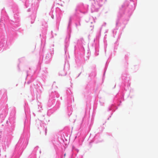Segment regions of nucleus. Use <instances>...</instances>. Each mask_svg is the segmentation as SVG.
<instances>
[{"mask_svg":"<svg viewBox=\"0 0 158 158\" xmlns=\"http://www.w3.org/2000/svg\"><path fill=\"white\" fill-rule=\"evenodd\" d=\"M64 156H65V154L64 155Z\"/></svg>","mask_w":158,"mask_h":158,"instance_id":"1","label":"nucleus"}]
</instances>
